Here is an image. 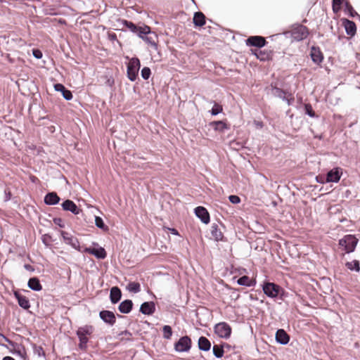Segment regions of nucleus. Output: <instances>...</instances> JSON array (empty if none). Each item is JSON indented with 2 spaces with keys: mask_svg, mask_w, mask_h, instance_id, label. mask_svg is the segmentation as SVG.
<instances>
[{
  "mask_svg": "<svg viewBox=\"0 0 360 360\" xmlns=\"http://www.w3.org/2000/svg\"><path fill=\"white\" fill-rule=\"evenodd\" d=\"M94 331V328L91 325H85L77 329L76 334L79 340V347L80 349H84L86 348V345L89 341L88 336L91 335Z\"/></svg>",
  "mask_w": 360,
  "mask_h": 360,
  "instance_id": "nucleus-1",
  "label": "nucleus"
},
{
  "mask_svg": "<svg viewBox=\"0 0 360 360\" xmlns=\"http://www.w3.org/2000/svg\"><path fill=\"white\" fill-rule=\"evenodd\" d=\"M358 239L354 235H346L339 240V245L342 247L347 253L354 251Z\"/></svg>",
  "mask_w": 360,
  "mask_h": 360,
  "instance_id": "nucleus-2",
  "label": "nucleus"
},
{
  "mask_svg": "<svg viewBox=\"0 0 360 360\" xmlns=\"http://www.w3.org/2000/svg\"><path fill=\"white\" fill-rule=\"evenodd\" d=\"M141 64L139 58H132L127 65V76L129 80L134 82L136 79Z\"/></svg>",
  "mask_w": 360,
  "mask_h": 360,
  "instance_id": "nucleus-3",
  "label": "nucleus"
},
{
  "mask_svg": "<svg viewBox=\"0 0 360 360\" xmlns=\"http://www.w3.org/2000/svg\"><path fill=\"white\" fill-rule=\"evenodd\" d=\"M264 293L269 297L276 298L282 290V288L274 283L266 282L262 285Z\"/></svg>",
  "mask_w": 360,
  "mask_h": 360,
  "instance_id": "nucleus-4",
  "label": "nucleus"
},
{
  "mask_svg": "<svg viewBox=\"0 0 360 360\" xmlns=\"http://www.w3.org/2000/svg\"><path fill=\"white\" fill-rule=\"evenodd\" d=\"M214 333L219 338L228 339L231 336V328L226 322H221L215 325Z\"/></svg>",
  "mask_w": 360,
  "mask_h": 360,
  "instance_id": "nucleus-5",
  "label": "nucleus"
},
{
  "mask_svg": "<svg viewBox=\"0 0 360 360\" xmlns=\"http://www.w3.org/2000/svg\"><path fill=\"white\" fill-rule=\"evenodd\" d=\"M191 347V340L188 336L181 337L175 344L174 349L177 352H188Z\"/></svg>",
  "mask_w": 360,
  "mask_h": 360,
  "instance_id": "nucleus-6",
  "label": "nucleus"
},
{
  "mask_svg": "<svg viewBox=\"0 0 360 360\" xmlns=\"http://www.w3.org/2000/svg\"><path fill=\"white\" fill-rule=\"evenodd\" d=\"M61 236L63 237L64 242L66 244L70 245L72 248L79 252H82L83 249H81L79 240L76 237L73 236L71 233H68L66 231H62Z\"/></svg>",
  "mask_w": 360,
  "mask_h": 360,
  "instance_id": "nucleus-7",
  "label": "nucleus"
},
{
  "mask_svg": "<svg viewBox=\"0 0 360 360\" xmlns=\"http://www.w3.org/2000/svg\"><path fill=\"white\" fill-rule=\"evenodd\" d=\"M307 28L304 25H297L292 30V36L297 41H301L308 36Z\"/></svg>",
  "mask_w": 360,
  "mask_h": 360,
  "instance_id": "nucleus-8",
  "label": "nucleus"
},
{
  "mask_svg": "<svg viewBox=\"0 0 360 360\" xmlns=\"http://www.w3.org/2000/svg\"><path fill=\"white\" fill-rule=\"evenodd\" d=\"M342 174V169L340 167H335L330 170L326 177V183L333 182L337 183L340 181Z\"/></svg>",
  "mask_w": 360,
  "mask_h": 360,
  "instance_id": "nucleus-9",
  "label": "nucleus"
},
{
  "mask_svg": "<svg viewBox=\"0 0 360 360\" xmlns=\"http://www.w3.org/2000/svg\"><path fill=\"white\" fill-rule=\"evenodd\" d=\"M99 316L103 322L110 326H113L115 323L116 318L112 311L108 310L101 311Z\"/></svg>",
  "mask_w": 360,
  "mask_h": 360,
  "instance_id": "nucleus-10",
  "label": "nucleus"
},
{
  "mask_svg": "<svg viewBox=\"0 0 360 360\" xmlns=\"http://www.w3.org/2000/svg\"><path fill=\"white\" fill-rule=\"evenodd\" d=\"M271 94L274 96L278 97L283 101H285L289 105H291L294 101V98L292 97L291 94L286 96L287 94L279 88H273L271 90Z\"/></svg>",
  "mask_w": 360,
  "mask_h": 360,
  "instance_id": "nucleus-11",
  "label": "nucleus"
},
{
  "mask_svg": "<svg viewBox=\"0 0 360 360\" xmlns=\"http://www.w3.org/2000/svg\"><path fill=\"white\" fill-rule=\"evenodd\" d=\"M83 252H87L95 256L97 259H105L106 257V252L103 248H84L82 250Z\"/></svg>",
  "mask_w": 360,
  "mask_h": 360,
  "instance_id": "nucleus-12",
  "label": "nucleus"
},
{
  "mask_svg": "<svg viewBox=\"0 0 360 360\" xmlns=\"http://www.w3.org/2000/svg\"><path fill=\"white\" fill-rule=\"evenodd\" d=\"M246 44L248 46H252L258 48H262L265 46L266 40L264 37L260 36L250 37L246 40Z\"/></svg>",
  "mask_w": 360,
  "mask_h": 360,
  "instance_id": "nucleus-13",
  "label": "nucleus"
},
{
  "mask_svg": "<svg viewBox=\"0 0 360 360\" xmlns=\"http://www.w3.org/2000/svg\"><path fill=\"white\" fill-rule=\"evenodd\" d=\"M195 215L205 224L210 222V214L207 210L201 206L197 207L195 209Z\"/></svg>",
  "mask_w": 360,
  "mask_h": 360,
  "instance_id": "nucleus-14",
  "label": "nucleus"
},
{
  "mask_svg": "<svg viewBox=\"0 0 360 360\" xmlns=\"http://www.w3.org/2000/svg\"><path fill=\"white\" fill-rule=\"evenodd\" d=\"M62 207L64 210L70 211L74 214H79L81 211L76 204L70 200H65L62 203Z\"/></svg>",
  "mask_w": 360,
  "mask_h": 360,
  "instance_id": "nucleus-15",
  "label": "nucleus"
},
{
  "mask_svg": "<svg viewBox=\"0 0 360 360\" xmlns=\"http://www.w3.org/2000/svg\"><path fill=\"white\" fill-rule=\"evenodd\" d=\"M342 23L345 29V32L348 35L354 36L356 32V27L355 23L349 20L343 19Z\"/></svg>",
  "mask_w": 360,
  "mask_h": 360,
  "instance_id": "nucleus-16",
  "label": "nucleus"
},
{
  "mask_svg": "<svg viewBox=\"0 0 360 360\" xmlns=\"http://www.w3.org/2000/svg\"><path fill=\"white\" fill-rule=\"evenodd\" d=\"M155 310V305L153 302H143L140 307V311L145 315H151Z\"/></svg>",
  "mask_w": 360,
  "mask_h": 360,
  "instance_id": "nucleus-17",
  "label": "nucleus"
},
{
  "mask_svg": "<svg viewBox=\"0 0 360 360\" xmlns=\"http://www.w3.org/2000/svg\"><path fill=\"white\" fill-rule=\"evenodd\" d=\"M276 341L281 345H286L290 340L289 335L283 329H279L276 333Z\"/></svg>",
  "mask_w": 360,
  "mask_h": 360,
  "instance_id": "nucleus-18",
  "label": "nucleus"
},
{
  "mask_svg": "<svg viewBox=\"0 0 360 360\" xmlns=\"http://www.w3.org/2000/svg\"><path fill=\"white\" fill-rule=\"evenodd\" d=\"M60 198L55 192L47 193L44 197V202L49 205H54L59 202Z\"/></svg>",
  "mask_w": 360,
  "mask_h": 360,
  "instance_id": "nucleus-19",
  "label": "nucleus"
},
{
  "mask_svg": "<svg viewBox=\"0 0 360 360\" xmlns=\"http://www.w3.org/2000/svg\"><path fill=\"white\" fill-rule=\"evenodd\" d=\"M14 295L17 299L20 307L24 309H28L30 307V302L25 296L20 295L18 292H15Z\"/></svg>",
  "mask_w": 360,
  "mask_h": 360,
  "instance_id": "nucleus-20",
  "label": "nucleus"
},
{
  "mask_svg": "<svg viewBox=\"0 0 360 360\" xmlns=\"http://www.w3.org/2000/svg\"><path fill=\"white\" fill-rule=\"evenodd\" d=\"M122 297L121 290L117 287H113L110 289V298L112 304L120 301Z\"/></svg>",
  "mask_w": 360,
  "mask_h": 360,
  "instance_id": "nucleus-21",
  "label": "nucleus"
},
{
  "mask_svg": "<svg viewBox=\"0 0 360 360\" xmlns=\"http://www.w3.org/2000/svg\"><path fill=\"white\" fill-rule=\"evenodd\" d=\"M133 303L130 300L122 301L119 305V311L122 314H128L132 309Z\"/></svg>",
  "mask_w": 360,
  "mask_h": 360,
  "instance_id": "nucleus-22",
  "label": "nucleus"
},
{
  "mask_svg": "<svg viewBox=\"0 0 360 360\" xmlns=\"http://www.w3.org/2000/svg\"><path fill=\"white\" fill-rule=\"evenodd\" d=\"M311 60L316 64L322 62L323 57L319 49L312 47L311 51Z\"/></svg>",
  "mask_w": 360,
  "mask_h": 360,
  "instance_id": "nucleus-23",
  "label": "nucleus"
},
{
  "mask_svg": "<svg viewBox=\"0 0 360 360\" xmlns=\"http://www.w3.org/2000/svg\"><path fill=\"white\" fill-rule=\"evenodd\" d=\"M143 41H146L148 45H150L154 50L158 49V44H157V35L155 33L150 34V35H147L146 37H143Z\"/></svg>",
  "mask_w": 360,
  "mask_h": 360,
  "instance_id": "nucleus-24",
  "label": "nucleus"
},
{
  "mask_svg": "<svg viewBox=\"0 0 360 360\" xmlns=\"http://www.w3.org/2000/svg\"><path fill=\"white\" fill-rule=\"evenodd\" d=\"M27 285L31 290L34 291H40L42 288L39 280L36 277L30 278Z\"/></svg>",
  "mask_w": 360,
  "mask_h": 360,
  "instance_id": "nucleus-25",
  "label": "nucleus"
},
{
  "mask_svg": "<svg viewBox=\"0 0 360 360\" xmlns=\"http://www.w3.org/2000/svg\"><path fill=\"white\" fill-rule=\"evenodd\" d=\"M198 347L200 350L209 351L211 347V343L207 338L200 337L198 340Z\"/></svg>",
  "mask_w": 360,
  "mask_h": 360,
  "instance_id": "nucleus-26",
  "label": "nucleus"
},
{
  "mask_svg": "<svg viewBox=\"0 0 360 360\" xmlns=\"http://www.w3.org/2000/svg\"><path fill=\"white\" fill-rule=\"evenodd\" d=\"M237 283L240 285L247 286V287H252L254 286L256 283L255 281L250 279L247 276H243L238 278L237 281Z\"/></svg>",
  "mask_w": 360,
  "mask_h": 360,
  "instance_id": "nucleus-27",
  "label": "nucleus"
},
{
  "mask_svg": "<svg viewBox=\"0 0 360 360\" xmlns=\"http://www.w3.org/2000/svg\"><path fill=\"white\" fill-rule=\"evenodd\" d=\"M205 15L201 12H197L194 14L193 22L197 26H202L205 24Z\"/></svg>",
  "mask_w": 360,
  "mask_h": 360,
  "instance_id": "nucleus-28",
  "label": "nucleus"
},
{
  "mask_svg": "<svg viewBox=\"0 0 360 360\" xmlns=\"http://www.w3.org/2000/svg\"><path fill=\"white\" fill-rule=\"evenodd\" d=\"M119 22L134 33H136L138 31L139 27H137L132 22L127 21L126 20H120Z\"/></svg>",
  "mask_w": 360,
  "mask_h": 360,
  "instance_id": "nucleus-29",
  "label": "nucleus"
},
{
  "mask_svg": "<svg viewBox=\"0 0 360 360\" xmlns=\"http://www.w3.org/2000/svg\"><path fill=\"white\" fill-rule=\"evenodd\" d=\"M137 35L143 39V37H146L147 35L151 34L150 28L148 26L139 27L137 32H136Z\"/></svg>",
  "mask_w": 360,
  "mask_h": 360,
  "instance_id": "nucleus-30",
  "label": "nucleus"
},
{
  "mask_svg": "<svg viewBox=\"0 0 360 360\" xmlns=\"http://www.w3.org/2000/svg\"><path fill=\"white\" fill-rule=\"evenodd\" d=\"M211 234L217 241L221 240L223 238L222 233L218 229L217 224H213L212 226Z\"/></svg>",
  "mask_w": 360,
  "mask_h": 360,
  "instance_id": "nucleus-31",
  "label": "nucleus"
},
{
  "mask_svg": "<svg viewBox=\"0 0 360 360\" xmlns=\"http://www.w3.org/2000/svg\"><path fill=\"white\" fill-rule=\"evenodd\" d=\"M118 339L121 342H127L132 340V334L128 330H124L120 333L117 335Z\"/></svg>",
  "mask_w": 360,
  "mask_h": 360,
  "instance_id": "nucleus-32",
  "label": "nucleus"
},
{
  "mask_svg": "<svg viewBox=\"0 0 360 360\" xmlns=\"http://www.w3.org/2000/svg\"><path fill=\"white\" fill-rule=\"evenodd\" d=\"M210 124L217 131H223L228 129L227 124L223 121H214L210 123Z\"/></svg>",
  "mask_w": 360,
  "mask_h": 360,
  "instance_id": "nucleus-33",
  "label": "nucleus"
},
{
  "mask_svg": "<svg viewBox=\"0 0 360 360\" xmlns=\"http://www.w3.org/2000/svg\"><path fill=\"white\" fill-rule=\"evenodd\" d=\"M345 265L351 271H355L356 272L360 271L359 262L357 260L347 262Z\"/></svg>",
  "mask_w": 360,
  "mask_h": 360,
  "instance_id": "nucleus-34",
  "label": "nucleus"
},
{
  "mask_svg": "<svg viewBox=\"0 0 360 360\" xmlns=\"http://www.w3.org/2000/svg\"><path fill=\"white\" fill-rule=\"evenodd\" d=\"M127 289L129 291V292H134V293H137V292H139L141 291V285L139 283H136V282H130L127 287Z\"/></svg>",
  "mask_w": 360,
  "mask_h": 360,
  "instance_id": "nucleus-35",
  "label": "nucleus"
},
{
  "mask_svg": "<svg viewBox=\"0 0 360 360\" xmlns=\"http://www.w3.org/2000/svg\"><path fill=\"white\" fill-rule=\"evenodd\" d=\"M163 338L169 340L172 335V330L169 326L165 325L162 328Z\"/></svg>",
  "mask_w": 360,
  "mask_h": 360,
  "instance_id": "nucleus-36",
  "label": "nucleus"
},
{
  "mask_svg": "<svg viewBox=\"0 0 360 360\" xmlns=\"http://www.w3.org/2000/svg\"><path fill=\"white\" fill-rule=\"evenodd\" d=\"M213 354L217 358H221L224 355V349L221 346L214 345L213 348Z\"/></svg>",
  "mask_w": 360,
  "mask_h": 360,
  "instance_id": "nucleus-37",
  "label": "nucleus"
},
{
  "mask_svg": "<svg viewBox=\"0 0 360 360\" xmlns=\"http://www.w3.org/2000/svg\"><path fill=\"white\" fill-rule=\"evenodd\" d=\"M345 11L348 13L350 17L359 16L358 13L354 10L352 6L349 4V2L346 1L345 4Z\"/></svg>",
  "mask_w": 360,
  "mask_h": 360,
  "instance_id": "nucleus-38",
  "label": "nucleus"
},
{
  "mask_svg": "<svg viewBox=\"0 0 360 360\" xmlns=\"http://www.w3.org/2000/svg\"><path fill=\"white\" fill-rule=\"evenodd\" d=\"M95 224L98 228L101 229L103 230L108 229V227L105 225L103 219L100 217H95Z\"/></svg>",
  "mask_w": 360,
  "mask_h": 360,
  "instance_id": "nucleus-39",
  "label": "nucleus"
},
{
  "mask_svg": "<svg viewBox=\"0 0 360 360\" xmlns=\"http://www.w3.org/2000/svg\"><path fill=\"white\" fill-rule=\"evenodd\" d=\"M222 106L217 103H214L212 110H211V114L212 115H217L222 112Z\"/></svg>",
  "mask_w": 360,
  "mask_h": 360,
  "instance_id": "nucleus-40",
  "label": "nucleus"
},
{
  "mask_svg": "<svg viewBox=\"0 0 360 360\" xmlns=\"http://www.w3.org/2000/svg\"><path fill=\"white\" fill-rule=\"evenodd\" d=\"M150 74H151L150 69L148 67H144L141 70V77L144 79H148L150 77Z\"/></svg>",
  "mask_w": 360,
  "mask_h": 360,
  "instance_id": "nucleus-41",
  "label": "nucleus"
},
{
  "mask_svg": "<svg viewBox=\"0 0 360 360\" xmlns=\"http://www.w3.org/2000/svg\"><path fill=\"white\" fill-rule=\"evenodd\" d=\"M305 112H306V114H307L311 117H315V113L313 111L311 106L309 104L305 105Z\"/></svg>",
  "mask_w": 360,
  "mask_h": 360,
  "instance_id": "nucleus-42",
  "label": "nucleus"
},
{
  "mask_svg": "<svg viewBox=\"0 0 360 360\" xmlns=\"http://www.w3.org/2000/svg\"><path fill=\"white\" fill-rule=\"evenodd\" d=\"M229 201L233 204H238L240 202V199L238 195H231L229 197Z\"/></svg>",
  "mask_w": 360,
  "mask_h": 360,
  "instance_id": "nucleus-43",
  "label": "nucleus"
},
{
  "mask_svg": "<svg viewBox=\"0 0 360 360\" xmlns=\"http://www.w3.org/2000/svg\"><path fill=\"white\" fill-rule=\"evenodd\" d=\"M63 98L67 101H70L72 98V94L70 91L65 89L63 93Z\"/></svg>",
  "mask_w": 360,
  "mask_h": 360,
  "instance_id": "nucleus-44",
  "label": "nucleus"
},
{
  "mask_svg": "<svg viewBox=\"0 0 360 360\" xmlns=\"http://www.w3.org/2000/svg\"><path fill=\"white\" fill-rule=\"evenodd\" d=\"M32 55L37 59L41 58L43 56L42 52L39 49H33Z\"/></svg>",
  "mask_w": 360,
  "mask_h": 360,
  "instance_id": "nucleus-45",
  "label": "nucleus"
},
{
  "mask_svg": "<svg viewBox=\"0 0 360 360\" xmlns=\"http://www.w3.org/2000/svg\"><path fill=\"white\" fill-rule=\"evenodd\" d=\"M54 89L56 91H60L63 93L66 89L62 84H56L54 85Z\"/></svg>",
  "mask_w": 360,
  "mask_h": 360,
  "instance_id": "nucleus-46",
  "label": "nucleus"
},
{
  "mask_svg": "<svg viewBox=\"0 0 360 360\" xmlns=\"http://www.w3.org/2000/svg\"><path fill=\"white\" fill-rule=\"evenodd\" d=\"M341 5L342 4H338V3L333 2V11L334 13H338L341 9Z\"/></svg>",
  "mask_w": 360,
  "mask_h": 360,
  "instance_id": "nucleus-47",
  "label": "nucleus"
},
{
  "mask_svg": "<svg viewBox=\"0 0 360 360\" xmlns=\"http://www.w3.org/2000/svg\"><path fill=\"white\" fill-rule=\"evenodd\" d=\"M2 340H4L6 342H7L8 343H9L11 345L13 344L12 341H11L8 338H7L5 335H4L2 333H0V345L4 346V345L1 343Z\"/></svg>",
  "mask_w": 360,
  "mask_h": 360,
  "instance_id": "nucleus-48",
  "label": "nucleus"
},
{
  "mask_svg": "<svg viewBox=\"0 0 360 360\" xmlns=\"http://www.w3.org/2000/svg\"><path fill=\"white\" fill-rule=\"evenodd\" d=\"M316 181L321 184L326 183V178L323 176H318L316 177Z\"/></svg>",
  "mask_w": 360,
  "mask_h": 360,
  "instance_id": "nucleus-49",
  "label": "nucleus"
},
{
  "mask_svg": "<svg viewBox=\"0 0 360 360\" xmlns=\"http://www.w3.org/2000/svg\"><path fill=\"white\" fill-rule=\"evenodd\" d=\"M53 221H54V223H55L56 224L59 225L60 227H63V225H62V224H60V223H61V221H62V220H61L60 218H56V219H54Z\"/></svg>",
  "mask_w": 360,
  "mask_h": 360,
  "instance_id": "nucleus-50",
  "label": "nucleus"
},
{
  "mask_svg": "<svg viewBox=\"0 0 360 360\" xmlns=\"http://www.w3.org/2000/svg\"><path fill=\"white\" fill-rule=\"evenodd\" d=\"M25 269L32 271L34 270L33 267L30 264H25Z\"/></svg>",
  "mask_w": 360,
  "mask_h": 360,
  "instance_id": "nucleus-51",
  "label": "nucleus"
},
{
  "mask_svg": "<svg viewBox=\"0 0 360 360\" xmlns=\"http://www.w3.org/2000/svg\"><path fill=\"white\" fill-rule=\"evenodd\" d=\"M109 39L111 40H117V36L115 34H110Z\"/></svg>",
  "mask_w": 360,
  "mask_h": 360,
  "instance_id": "nucleus-52",
  "label": "nucleus"
},
{
  "mask_svg": "<svg viewBox=\"0 0 360 360\" xmlns=\"http://www.w3.org/2000/svg\"><path fill=\"white\" fill-rule=\"evenodd\" d=\"M170 231L174 235H178L179 234L178 231L175 229H171Z\"/></svg>",
  "mask_w": 360,
  "mask_h": 360,
  "instance_id": "nucleus-53",
  "label": "nucleus"
},
{
  "mask_svg": "<svg viewBox=\"0 0 360 360\" xmlns=\"http://www.w3.org/2000/svg\"><path fill=\"white\" fill-rule=\"evenodd\" d=\"M344 0H333V2L338 3V4H342Z\"/></svg>",
  "mask_w": 360,
  "mask_h": 360,
  "instance_id": "nucleus-54",
  "label": "nucleus"
},
{
  "mask_svg": "<svg viewBox=\"0 0 360 360\" xmlns=\"http://www.w3.org/2000/svg\"><path fill=\"white\" fill-rule=\"evenodd\" d=\"M3 360H15V359L11 356H5L4 358H3Z\"/></svg>",
  "mask_w": 360,
  "mask_h": 360,
  "instance_id": "nucleus-55",
  "label": "nucleus"
},
{
  "mask_svg": "<svg viewBox=\"0 0 360 360\" xmlns=\"http://www.w3.org/2000/svg\"><path fill=\"white\" fill-rule=\"evenodd\" d=\"M256 125L259 127H262V124L261 122H256Z\"/></svg>",
  "mask_w": 360,
  "mask_h": 360,
  "instance_id": "nucleus-56",
  "label": "nucleus"
},
{
  "mask_svg": "<svg viewBox=\"0 0 360 360\" xmlns=\"http://www.w3.org/2000/svg\"><path fill=\"white\" fill-rule=\"evenodd\" d=\"M258 58H260L261 60H264V58H260L259 56H257Z\"/></svg>",
  "mask_w": 360,
  "mask_h": 360,
  "instance_id": "nucleus-57",
  "label": "nucleus"
},
{
  "mask_svg": "<svg viewBox=\"0 0 360 360\" xmlns=\"http://www.w3.org/2000/svg\"><path fill=\"white\" fill-rule=\"evenodd\" d=\"M0 1H6V0H0Z\"/></svg>",
  "mask_w": 360,
  "mask_h": 360,
  "instance_id": "nucleus-58",
  "label": "nucleus"
}]
</instances>
